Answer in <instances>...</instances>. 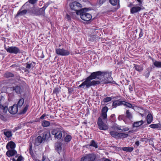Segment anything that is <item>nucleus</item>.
<instances>
[{
  "label": "nucleus",
  "instance_id": "obj_1",
  "mask_svg": "<svg viewBox=\"0 0 161 161\" xmlns=\"http://www.w3.org/2000/svg\"><path fill=\"white\" fill-rule=\"evenodd\" d=\"M111 72L108 71H99L92 73L90 76L86 78L85 81L79 86V87L84 88L85 86L89 88L101 84H115V82L111 77Z\"/></svg>",
  "mask_w": 161,
  "mask_h": 161
},
{
  "label": "nucleus",
  "instance_id": "obj_2",
  "mask_svg": "<svg viewBox=\"0 0 161 161\" xmlns=\"http://www.w3.org/2000/svg\"><path fill=\"white\" fill-rule=\"evenodd\" d=\"M90 10L91 9L89 8H85L77 12L76 14L80 15V17L83 20L88 21L92 19V16L90 14L86 13V12Z\"/></svg>",
  "mask_w": 161,
  "mask_h": 161
},
{
  "label": "nucleus",
  "instance_id": "obj_3",
  "mask_svg": "<svg viewBox=\"0 0 161 161\" xmlns=\"http://www.w3.org/2000/svg\"><path fill=\"white\" fill-rule=\"evenodd\" d=\"M28 13L31 14L35 16L44 15V14L41 8L35 7L29 9Z\"/></svg>",
  "mask_w": 161,
  "mask_h": 161
},
{
  "label": "nucleus",
  "instance_id": "obj_4",
  "mask_svg": "<svg viewBox=\"0 0 161 161\" xmlns=\"http://www.w3.org/2000/svg\"><path fill=\"white\" fill-rule=\"evenodd\" d=\"M5 100L3 96L0 97V109L3 110V114H6L8 110V104L5 102Z\"/></svg>",
  "mask_w": 161,
  "mask_h": 161
},
{
  "label": "nucleus",
  "instance_id": "obj_5",
  "mask_svg": "<svg viewBox=\"0 0 161 161\" xmlns=\"http://www.w3.org/2000/svg\"><path fill=\"white\" fill-rule=\"evenodd\" d=\"M52 134L54 136V137L58 139H60L63 134H64L65 131L63 130H60L59 128H57L53 130Z\"/></svg>",
  "mask_w": 161,
  "mask_h": 161
},
{
  "label": "nucleus",
  "instance_id": "obj_6",
  "mask_svg": "<svg viewBox=\"0 0 161 161\" xmlns=\"http://www.w3.org/2000/svg\"><path fill=\"white\" fill-rule=\"evenodd\" d=\"M112 136L116 139H121L126 138L128 136V134L124 133H118L117 131H111L109 132Z\"/></svg>",
  "mask_w": 161,
  "mask_h": 161
},
{
  "label": "nucleus",
  "instance_id": "obj_7",
  "mask_svg": "<svg viewBox=\"0 0 161 161\" xmlns=\"http://www.w3.org/2000/svg\"><path fill=\"white\" fill-rule=\"evenodd\" d=\"M5 49L7 52L10 53L17 54L21 53L19 49L16 46L8 47H5Z\"/></svg>",
  "mask_w": 161,
  "mask_h": 161
},
{
  "label": "nucleus",
  "instance_id": "obj_8",
  "mask_svg": "<svg viewBox=\"0 0 161 161\" xmlns=\"http://www.w3.org/2000/svg\"><path fill=\"white\" fill-rule=\"evenodd\" d=\"M69 6L71 9L76 11V13L80 10L82 7L81 4L78 2L75 1L69 4Z\"/></svg>",
  "mask_w": 161,
  "mask_h": 161
},
{
  "label": "nucleus",
  "instance_id": "obj_9",
  "mask_svg": "<svg viewBox=\"0 0 161 161\" xmlns=\"http://www.w3.org/2000/svg\"><path fill=\"white\" fill-rule=\"evenodd\" d=\"M144 9L145 8L143 7H140L136 5L130 8V13L131 14H138L141 11Z\"/></svg>",
  "mask_w": 161,
  "mask_h": 161
},
{
  "label": "nucleus",
  "instance_id": "obj_10",
  "mask_svg": "<svg viewBox=\"0 0 161 161\" xmlns=\"http://www.w3.org/2000/svg\"><path fill=\"white\" fill-rule=\"evenodd\" d=\"M97 124L98 128L100 130H106L108 129L107 125L103 122L102 119L100 117L98 119Z\"/></svg>",
  "mask_w": 161,
  "mask_h": 161
},
{
  "label": "nucleus",
  "instance_id": "obj_11",
  "mask_svg": "<svg viewBox=\"0 0 161 161\" xmlns=\"http://www.w3.org/2000/svg\"><path fill=\"white\" fill-rule=\"evenodd\" d=\"M55 51L57 54L62 56H66L70 54V52L68 50L63 48H56Z\"/></svg>",
  "mask_w": 161,
  "mask_h": 161
},
{
  "label": "nucleus",
  "instance_id": "obj_12",
  "mask_svg": "<svg viewBox=\"0 0 161 161\" xmlns=\"http://www.w3.org/2000/svg\"><path fill=\"white\" fill-rule=\"evenodd\" d=\"M96 158V156L93 154H89L84 156L81 158L82 161H94Z\"/></svg>",
  "mask_w": 161,
  "mask_h": 161
},
{
  "label": "nucleus",
  "instance_id": "obj_13",
  "mask_svg": "<svg viewBox=\"0 0 161 161\" xmlns=\"http://www.w3.org/2000/svg\"><path fill=\"white\" fill-rule=\"evenodd\" d=\"M11 89L13 91H14L17 94H21L23 92L24 89L23 86L21 85H17L13 86L11 87Z\"/></svg>",
  "mask_w": 161,
  "mask_h": 161
},
{
  "label": "nucleus",
  "instance_id": "obj_14",
  "mask_svg": "<svg viewBox=\"0 0 161 161\" xmlns=\"http://www.w3.org/2000/svg\"><path fill=\"white\" fill-rule=\"evenodd\" d=\"M25 4H24L21 7V8L19 10L17 14L16 15V17H17L19 16H21L25 14L27 12H28L29 9L27 10L26 9H24L22 10H21L24 8V6Z\"/></svg>",
  "mask_w": 161,
  "mask_h": 161
},
{
  "label": "nucleus",
  "instance_id": "obj_15",
  "mask_svg": "<svg viewBox=\"0 0 161 161\" xmlns=\"http://www.w3.org/2000/svg\"><path fill=\"white\" fill-rule=\"evenodd\" d=\"M18 108L16 104H14L12 106L9 108L8 111L11 114H15L18 112Z\"/></svg>",
  "mask_w": 161,
  "mask_h": 161
},
{
  "label": "nucleus",
  "instance_id": "obj_16",
  "mask_svg": "<svg viewBox=\"0 0 161 161\" xmlns=\"http://www.w3.org/2000/svg\"><path fill=\"white\" fill-rule=\"evenodd\" d=\"M6 153V155L8 157H10L15 155L17 154V151L15 149H9Z\"/></svg>",
  "mask_w": 161,
  "mask_h": 161
},
{
  "label": "nucleus",
  "instance_id": "obj_17",
  "mask_svg": "<svg viewBox=\"0 0 161 161\" xmlns=\"http://www.w3.org/2000/svg\"><path fill=\"white\" fill-rule=\"evenodd\" d=\"M15 147V144L12 141H10L8 142L6 146V148L7 149H14Z\"/></svg>",
  "mask_w": 161,
  "mask_h": 161
},
{
  "label": "nucleus",
  "instance_id": "obj_18",
  "mask_svg": "<svg viewBox=\"0 0 161 161\" xmlns=\"http://www.w3.org/2000/svg\"><path fill=\"white\" fill-rule=\"evenodd\" d=\"M44 141L42 137L39 136L36 138L35 140L34 144L35 145H39Z\"/></svg>",
  "mask_w": 161,
  "mask_h": 161
},
{
  "label": "nucleus",
  "instance_id": "obj_19",
  "mask_svg": "<svg viewBox=\"0 0 161 161\" xmlns=\"http://www.w3.org/2000/svg\"><path fill=\"white\" fill-rule=\"evenodd\" d=\"M110 3L113 6H115L118 3L117 8H115V10H117L120 7L119 3V0H109Z\"/></svg>",
  "mask_w": 161,
  "mask_h": 161
},
{
  "label": "nucleus",
  "instance_id": "obj_20",
  "mask_svg": "<svg viewBox=\"0 0 161 161\" xmlns=\"http://www.w3.org/2000/svg\"><path fill=\"white\" fill-rule=\"evenodd\" d=\"M36 63L32 61H29L28 62L26 63V68L28 69H30L31 68H34L35 65H36Z\"/></svg>",
  "mask_w": 161,
  "mask_h": 161
},
{
  "label": "nucleus",
  "instance_id": "obj_21",
  "mask_svg": "<svg viewBox=\"0 0 161 161\" xmlns=\"http://www.w3.org/2000/svg\"><path fill=\"white\" fill-rule=\"evenodd\" d=\"M50 136V132L48 131H45L43 133L42 138L44 141L46 139H48Z\"/></svg>",
  "mask_w": 161,
  "mask_h": 161
},
{
  "label": "nucleus",
  "instance_id": "obj_22",
  "mask_svg": "<svg viewBox=\"0 0 161 161\" xmlns=\"http://www.w3.org/2000/svg\"><path fill=\"white\" fill-rule=\"evenodd\" d=\"M145 122V121H143L142 120H141L135 122L133 125V127H138L139 126L143 124L144 122Z\"/></svg>",
  "mask_w": 161,
  "mask_h": 161
},
{
  "label": "nucleus",
  "instance_id": "obj_23",
  "mask_svg": "<svg viewBox=\"0 0 161 161\" xmlns=\"http://www.w3.org/2000/svg\"><path fill=\"white\" fill-rule=\"evenodd\" d=\"M133 65L134 68L135 69L139 72H142L143 69V66L142 65H139L136 64H134Z\"/></svg>",
  "mask_w": 161,
  "mask_h": 161
},
{
  "label": "nucleus",
  "instance_id": "obj_24",
  "mask_svg": "<svg viewBox=\"0 0 161 161\" xmlns=\"http://www.w3.org/2000/svg\"><path fill=\"white\" fill-rule=\"evenodd\" d=\"M61 143L59 142L57 143L55 145V149L59 153L61 151Z\"/></svg>",
  "mask_w": 161,
  "mask_h": 161
},
{
  "label": "nucleus",
  "instance_id": "obj_25",
  "mask_svg": "<svg viewBox=\"0 0 161 161\" xmlns=\"http://www.w3.org/2000/svg\"><path fill=\"white\" fill-rule=\"evenodd\" d=\"M153 116L151 114H149L147 117V121L148 124H150L153 121Z\"/></svg>",
  "mask_w": 161,
  "mask_h": 161
},
{
  "label": "nucleus",
  "instance_id": "obj_26",
  "mask_svg": "<svg viewBox=\"0 0 161 161\" xmlns=\"http://www.w3.org/2000/svg\"><path fill=\"white\" fill-rule=\"evenodd\" d=\"M98 39V37L96 35H90L89 38V41H94L97 40Z\"/></svg>",
  "mask_w": 161,
  "mask_h": 161
},
{
  "label": "nucleus",
  "instance_id": "obj_27",
  "mask_svg": "<svg viewBox=\"0 0 161 161\" xmlns=\"http://www.w3.org/2000/svg\"><path fill=\"white\" fill-rule=\"evenodd\" d=\"M24 100L23 98H21L18 101L16 106L18 108H20L23 105L24 103Z\"/></svg>",
  "mask_w": 161,
  "mask_h": 161
},
{
  "label": "nucleus",
  "instance_id": "obj_28",
  "mask_svg": "<svg viewBox=\"0 0 161 161\" xmlns=\"http://www.w3.org/2000/svg\"><path fill=\"white\" fill-rule=\"evenodd\" d=\"M152 60L154 61L153 64L155 67L158 68H161V62L157 61H154L153 59H152Z\"/></svg>",
  "mask_w": 161,
  "mask_h": 161
},
{
  "label": "nucleus",
  "instance_id": "obj_29",
  "mask_svg": "<svg viewBox=\"0 0 161 161\" xmlns=\"http://www.w3.org/2000/svg\"><path fill=\"white\" fill-rule=\"evenodd\" d=\"M41 124L44 127H47L50 125V123L48 121L44 120L42 121Z\"/></svg>",
  "mask_w": 161,
  "mask_h": 161
},
{
  "label": "nucleus",
  "instance_id": "obj_30",
  "mask_svg": "<svg viewBox=\"0 0 161 161\" xmlns=\"http://www.w3.org/2000/svg\"><path fill=\"white\" fill-rule=\"evenodd\" d=\"M4 76L7 78L13 77H14V75L13 74L10 72H7L4 74Z\"/></svg>",
  "mask_w": 161,
  "mask_h": 161
},
{
  "label": "nucleus",
  "instance_id": "obj_31",
  "mask_svg": "<svg viewBox=\"0 0 161 161\" xmlns=\"http://www.w3.org/2000/svg\"><path fill=\"white\" fill-rule=\"evenodd\" d=\"M134 148L132 147H125L122 148L123 151L126 152H131L133 150Z\"/></svg>",
  "mask_w": 161,
  "mask_h": 161
},
{
  "label": "nucleus",
  "instance_id": "obj_32",
  "mask_svg": "<svg viewBox=\"0 0 161 161\" xmlns=\"http://www.w3.org/2000/svg\"><path fill=\"white\" fill-rule=\"evenodd\" d=\"M120 101L119 100H116L113 102L112 106L113 108H116L117 106L120 105Z\"/></svg>",
  "mask_w": 161,
  "mask_h": 161
},
{
  "label": "nucleus",
  "instance_id": "obj_33",
  "mask_svg": "<svg viewBox=\"0 0 161 161\" xmlns=\"http://www.w3.org/2000/svg\"><path fill=\"white\" fill-rule=\"evenodd\" d=\"M125 114V117L129 119H130L132 118V114L131 113L129 112V110H126Z\"/></svg>",
  "mask_w": 161,
  "mask_h": 161
},
{
  "label": "nucleus",
  "instance_id": "obj_34",
  "mask_svg": "<svg viewBox=\"0 0 161 161\" xmlns=\"http://www.w3.org/2000/svg\"><path fill=\"white\" fill-rule=\"evenodd\" d=\"M3 134L8 138L12 136V135L11 132L9 130L4 131L3 132Z\"/></svg>",
  "mask_w": 161,
  "mask_h": 161
},
{
  "label": "nucleus",
  "instance_id": "obj_35",
  "mask_svg": "<svg viewBox=\"0 0 161 161\" xmlns=\"http://www.w3.org/2000/svg\"><path fill=\"white\" fill-rule=\"evenodd\" d=\"M89 146L93 147L95 148H97L98 147L97 143L93 140L91 141L90 144H89Z\"/></svg>",
  "mask_w": 161,
  "mask_h": 161
},
{
  "label": "nucleus",
  "instance_id": "obj_36",
  "mask_svg": "<svg viewBox=\"0 0 161 161\" xmlns=\"http://www.w3.org/2000/svg\"><path fill=\"white\" fill-rule=\"evenodd\" d=\"M150 72V71H149V68H147L145 70L143 75L145 76L146 78H148L149 76Z\"/></svg>",
  "mask_w": 161,
  "mask_h": 161
},
{
  "label": "nucleus",
  "instance_id": "obj_37",
  "mask_svg": "<svg viewBox=\"0 0 161 161\" xmlns=\"http://www.w3.org/2000/svg\"><path fill=\"white\" fill-rule=\"evenodd\" d=\"M72 139L71 136L69 135H68L66 136L64 139V141L66 142H70Z\"/></svg>",
  "mask_w": 161,
  "mask_h": 161
},
{
  "label": "nucleus",
  "instance_id": "obj_38",
  "mask_svg": "<svg viewBox=\"0 0 161 161\" xmlns=\"http://www.w3.org/2000/svg\"><path fill=\"white\" fill-rule=\"evenodd\" d=\"M28 107L29 105L28 104H26L25 107L23 108V109L20 112L19 114H25L27 111Z\"/></svg>",
  "mask_w": 161,
  "mask_h": 161
},
{
  "label": "nucleus",
  "instance_id": "obj_39",
  "mask_svg": "<svg viewBox=\"0 0 161 161\" xmlns=\"http://www.w3.org/2000/svg\"><path fill=\"white\" fill-rule=\"evenodd\" d=\"M4 114L0 113V119L4 121H6L7 120L6 117L3 115Z\"/></svg>",
  "mask_w": 161,
  "mask_h": 161
},
{
  "label": "nucleus",
  "instance_id": "obj_40",
  "mask_svg": "<svg viewBox=\"0 0 161 161\" xmlns=\"http://www.w3.org/2000/svg\"><path fill=\"white\" fill-rule=\"evenodd\" d=\"M113 128L116 129L117 130H121V127L120 126H119L117 124L114 125L113 127Z\"/></svg>",
  "mask_w": 161,
  "mask_h": 161
},
{
  "label": "nucleus",
  "instance_id": "obj_41",
  "mask_svg": "<svg viewBox=\"0 0 161 161\" xmlns=\"http://www.w3.org/2000/svg\"><path fill=\"white\" fill-rule=\"evenodd\" d=\"M60 91V89L58 87H56L54 88L53 91V93L57 94L59 93Z\"/></svg>",
  "mask_w": 161,
  "mask_h": 161
},
{
  "label": "nucleus",
  "instance_id": "obj_42",
  "mask_svg": "<svg viewBox=\"0 0 161 161\" xmlns=\"http://www.w3.org/2000/svg\"><path fill=\"white\" fill-rule=\"evenodd\" d=\"M23 158V157L21 156H18V158L17 159H15V158H13L12 159L13 161H21Z\"/></svg>",
  "mask_w": 161,
  "mask_h": 161
},
{
  "label": "nucleus",
  "instance_id": "obj_43",
  "mask_svg": "<svg viewBox=\"0 0 161 161\" xmlns=\"http://www.w3.org/2000/svg\"><path fill=\"white\" fill-rule=\"evenodd\" d=\"M108 110V107L107 106H105L102 109V113H107Z\"/></svg>",
  "mask_w": 161,
  "mask_h": 161
},
{
  "label": "nucleus",
  "instance_id": "obj_44",
  "mask_svg": "<svg viewBox=\"0 0 161 161\" xmlns=\"http://www.w3.org/2000/svg\"><path fill=\"white\" fill-rule=\"evenodd\" d=\"M112 99V98L111 97H106L103 99V102L105 103H107L109 102Z\"/></svg>",
  "mask_w": 161,
  "mask_h": 161
},
{
  "label": "nucleus",
  "instance_id": "obj_45",
  "mask_svg": "<svg viewBox=\"0 0 161 161\" xmlns=\"http://www.w3.org/2000/svg\"><path fill=\"white\" fill-rule=\"evenodd\" d=\"M38 0H28V2L29 3L32 4H35L36 3Z\"/></svg>",
  "mask_w": 161,
  "mask_h": 161
},
{
  "label": "nucleus",
  "instance_id": "obj_46",
  "mask_svg": "<svg viewBox=\"0 0 161 161\" xmlns=\"http://www.w3.org/2000/svg\"><path fill=\"white\" fill-rule=\"evenodd\" d=\"M158 125L157 124H152L150 125L149 126L151 127V128H153V129H156L158 128L157 126Z\"/></svg>",
  "mask_w": 161,
  "mask_h": 161
},
{
  "label": "nucleus",
  "instance_id": "obj_47",
  "mask_svg": "<svg viewBox=\"0 0 161 161\" xmlns=\"http://www.w3.org/2000/svg\"><path fill=\"white\" fill-rule=\"evenodd\" d=\"M125 116L124 115H120L118 117V119L119 120H124Z\"/></svg>",
  "mask_w": 161,
  "mask_h": 161
},
{
  "label": "nucleus",
  "instance_id": "obj_48",
  "mask_svg": "<svg viewBox=\"0 0 161 161\" xmlns=\"http://www.w3.org/2000/svg\"><path fill=\"white\" fill-rule=\"evenodd\" d=\"M48 6V5H47V4H45L43 7H42V8H41L42 9V11H43V13L45 14V9Z\"/></svg>",
  "mask_w": 161,
  "mask_h": 161
},
{
  "label": "nucleus",
  "instance_id": "obj_49",
  "mask_svg": "<svg viewBox=\"0 0 161 161\" xmlns=\"http://www.w3.org/2000/svg\"><path fill=\"white\" fill-rule=\"evenodd\" d=\"M136 1L139 3L136 5L140 7H143L142 5V1L141 0H136Z\"/></svg>",
  "mask_w": 161,
  "mask_h": 161
},
{
  "label": "nucleus",
  "instance_id": "obj_50",
  "mask_svg": "<svg viewBox=\"0 0 161 161\" xmlns=\"http://www.w3.org/2000/svg\"><path fill=\"white\" fill-rule=\"evenodd\" d=\"M102 116L104 119H105L107 118V113H102Z\"/></svg>",
  "mask_w": 161,
  "mask_h": 161
},
{
  "label": "nucleus",
  "instance_id": "obj_51",
  "mask_svg": "<svg viewBox=\"0 0 161 161\" xmlns=\"http://www.w3.org/2000/svg\"><path fill=\"white\" fill-rule=\"evenodd\" d=\"M140 32L139 34V38L141 37L143 35V34H144L143 32V30L142 29H140Z\"/></svg>",
  "mask_w": 161,
  "mask_h": 161
},
{
  "label": "nucleus",
  "instance_id": "obj_52",
  "mask_svg": "<svg viewBox=\"0 0 161 161\" xmlns=\"http://www.w3.org/2000/svg\"><path fill=\"white\" fill-rule=\"evenodd\" d=\"M106 0H99L98 3L101 5L105 2Z\"/></svg>",
  "mask_w": 161,
  "mask_h": 161
},
{
  "label": "nucleus",
  "instance_id": "obj_53",
  "mask_svg": "<svg viewBox=\"0 0 161 161\" xmlns=\"http://www.w3.org/2000/svg\"><path fill=\"white\" fill-rule=\"evenodd\" d=\"M129 130V128L128 127H125V128L121 129L120 130H121L122 131H126L128 130Z\"/></svg>",
  "mask_w": 161,
  "mask_h": 161
},
{
  "label": "nucleus",
  "instance_id": "obj_54",
  "mask_svg": "<svg viewBox=\"0 0 161 161\" xmlns=\"http://www.w3.org/2000/svg\"><path fill=\"white\" fill-rule=\"evenodd\" d=\"M127 103V102L125 101H120V105H123L125 106H126Z\"/></svg>",
  "mask_w": 161,
  "mask_h": 161
},
{
  "label": "nucleus",
  "instance_id": "obj_55",
  "mask_svg": "<svg viewBox=\"0 0 161 161\" xmlns=\"http://www.w3.org/2000/svg\"><path fill=\"white\" fill-rule=\"evenodd\" d=\"M65 18L66 19L68 20L69 21L71 20V17L69 15H68V14H67L65 16Z\"/></svg>",
  "mask_w": 161,
  "mask_h": 161
},
{
  "label": "nucleus",
  "instance_id": "obj_56",
  "mask_svg": "<svg viewBox=\"0 0 161 161\" xmlns=\"http://www.w3.org/2000/svg\"><path fill=\"white\" fill-rule=\"evenodd\" d=\"M29 151H33V150L32 149V144L31 142H30V143H29Z\"/></svg>",
  "mask_w": 161,
  "mask_h": 161
},
{
  "label": "nucleus",
  "instance_id": "obj_57",
  "mask_svg": "<svg viewBox=\"0 0 161 161\" xmlns=\"http://www.w3.org/2000/svg\"><path fill=\"white\" fill-rule=\"evenodd\" d=\"M18 65H19L18 64H13L12 65H11L10 66V67H12V68L17 67H19Z\"/></svg>",
  "mask_w": 161,
  "mask_h": 161
},
{
  "label": "nucleus",
  "instance_id": "obj_58",
  "mask_svg": "<svg viewBox=\"0 0 161 161\" xmlns=\"http://www.w3.org/2000/svg\"><path fill=\"white\" fill-rule=\"evenodd\" d=\"M29 153H30V154L31 155V157H32V158H34V156H35V155L33 152V151H29Z\"/></svg>",
  "mask_w": 161,
  "mask_h": 161
},
{
  "label": "nucleus",
  "instance_id": "obj_59",
  "mask_svg": "<svg viewBox=\"0 0 161 161\" xmlns=\"http://www.w3.org/2000/svg\"><path fill=\"white\" fill-rule=\"evenodd\" d=\"M47 114H43V115H42L40 118V119H43L44 117L47 116Z\"/></svg>",
  "mask_w": 161,
  "mask_h": 161
},
{
  "label": "nucleus",
  "instance_id": "obj_60",
  "mask_svg": "<svg viewBox=\"0 0 161 161\" xmlns=\"http://www.w3.org/2000/svg\"><path fill=\"white\" fill-rule=\"evenodd\" d=\"M132 104H131L130 103L127 102V105H126L127 107H128L130 108H132Z\"/></svg>",
  "mask_w": 161,
  "mask_h": 161
},
{
  "label": "nucleus",
  "instance_id": "obj_61",
  "mask_svg": "<svg viewBox=\"0 0 161 161\" xmlns=\"http://www.w3.org/2000/svg\"><path fill=\"white\" fill-rule=\"evenodd\" d=\"M129 88L130 90V92H131L132 91H133V87H132V86L131 85H130L129 86Z\"/></svg>",
  "mask_w": 161,
  "mask_h": 161
},
{
  "label": "nucleus",
  "instance_id": "obj_62",
  "mask_svg": "<svg viewBox=\"0 0 161 161\" xmlns=\"http://www.w3.org/2000/svg\"><path fill=\"white\" fill-rule=\"evenodd\" d=\"M157 125H158V128L159 129V130H161V123H158L157 124Z\"/></svg>",
  "mask_w": 161,
  "mask_h": 161
},
{
  "label": "nucleus",
  "instance_id": "obj_63",
  "mask_svg": "<svg viewBox=\"0 0 161 161\" xmlns=\"http://www.w3.org/2000/svg\"><path fill=\"white\" fill-rule=\"evenodd\" d=\"M69 92V93H72L73 91V89L71 88H69L68 89Z\"/></svg>",
  "mask_w": 161,
  "mask_h": 161
},
{
  "label": "nucleus",
  "instance_id": "obj_64",
  "mask_svg": "<svg viewBox=\"0 0 161 161\" xmlns=\"http://www.w3.org/2000/svg\"><path fill=\"white\" fill-rule=\"evenodd\" d=\"M20 128V127L19 126L16 127L14 129V131H16V130H18Z\"/></svg>",
  "mask_w": 161,
  "mask_h": 161
}]
</instances>
